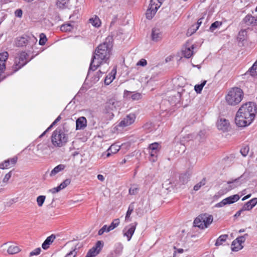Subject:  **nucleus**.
I'll list each match as a JSON object with an SVG mask.
<instances>
[{"instance_id":"obj_60","label":"nucleus","mask_w":257,"mask_h":257,"mask_svg":"<svg viewBox=\"0 0 257 257\" xmlns=\"http://www.w3.org/2000/svg\"><path fill=\"white\" fill-rule=\"evenodd\" d=\"M244 211H245V210H243V208L242 207V208L240 210H239L237 212H236V213L234 215V216L235 217L239 216L241 215V213H242V212H243Z\"/></svg>"},{"instance_id":"obj_11","label":"nucleus","mask_w":257,"mask_h":257,"mask_svg":"<svg viewBox=\"0 0 257 257\" xmlns=\"http://www.w3.org/2000/svg\"><path fill=\"white\" fill-rule=\"evenodd\" d=\"M137 225L136 222L126 225L122 230V234L124 237H126L127 241L131 240Z\"/></svg>"},{"instance_id":"obj_25","label":"nucleus","mask_w":257,"mask_h":257,"mask_svg":"<svg viewBox=\"0 0 257 257\" xmlns=\"http://www.w3.org/2000/svg\"><path fill=\"white\" fill-rule=\"evenodd\" d=\"M244 21L247 25H256L257 16L248 15L244 18Z\"/></svg>"},{"instance_id":"obj_44","label":"nucleus","mask_w":257,"mask_h":257,"mask_svg":"<svg viewBox=\"0 0 257 257\" xmlns=\"http://www.w3.org/2000/svg\"><path fill=\"white\" fill-rule=\"evenodd\" d=\"M61 119V116H58L57 118L53 121V122L51 124V125L49 127L47 128V129L40 136V137H43L46 132L49 131L54 125H55L56 123H57L58 121H59Z\"/></svg>"},{"instance_id":"obj_31","label":"nucleus","mask_w":257,"mask_h":257,"mask_svg":"<svg viewBox=\"0 0 257 257\" xmlns=\"http://www.w3.org/2000/svg\"><path fill=\"white\" fill-rule=\"evenodd\" d=\"M228 236L227 234L221 235L216 239L215 245L216 246H220L222 245L223 243L226 240L227 238H228Z\"/></svg>"},{"instance_id":"obj_6","label":"nucleus","mask_w":257,"mask_h":257,"mask_svg":"<svg viewBox=\"0 0 257 257\" xmlns=\"http://www.w3.org/2000/svg\"><path fill=\"white\" fill-rule=\"evenodd\" d=\"M213 216L206 213L202 214L197 217L194 221L195 226L201 229L207 228L213 221Z\"/></svg>"},{"instance_id":"obj_48","label":"nucleus","mask_w":257,"mask_h":257,"mask_svg":"<svg viewBox=\"0 0 257 257\" xmlns=\"http://www.w3.org/2000/svg\"><path fill=\"white\" fill-rule=\"evenodd\" d=\"M71 182V180L69 179H67L65 180L63 182H62L59 186V188L62 190L66 188L68 185L70 184Z\"/></svg>"},{"instance_id":"obj_26","label":"nucleus","mask_w":257,"mask_h":257,"mask_svg":"<svg viewBox=\"0 0 257 257\" xmlns=\"http://www.w3.org/2000/svg\"><path fill=\"white\" fill-rule=\"evenodd\" d=\"M257 204V198H254L247 202L242 207L243 210L249 211Z\"/></svg>"},{"instance_id":"obj_47","label":"nucleus","mask_w":257,"mask_h":257,"mask_svg":"<svg viewBox=\"0 0 257 257\" xmlns=\"http://www.w3.org/2000/svg\"><path fill=\"white\" fill-rule=\"evenodd\" d=\"M249 150V147L248 146H245L240 149V152L243 156L245 157L247 155Z\"/></svg>"},{"instance_id":"obj_53","label":"nucleus","mask_w":257,"mask_h":257,"mask_svg":"<svg viewBox=\"0 0 257 257\" xmlns=\"http://www.w3.org/2000/svg\"><path fill=\"white\" fill-rule=\"evenodd\" d=\"M153 124L151 122H147L144 125V128L145 130H148L149 131L153 130Z\"/></svg>"},{"instance_id":"obj_28","label":"nucleus","mask_w":257,"mask_h":257,"mask_svg":"<svg viewBox=\"0 0 257 257\" xmlns=\"http://www.w3.org/2000/svg\"><path fill=\"white\" fill-rule=\"evenodd\" d=\"M55 238L56 236L54 234H52L47 237L42 245V248L44 249H47L49 247L50 245L54 241Z\"/></svg>"},{"instance_id":"obj_41","label":"nucleus","mask_w":257,"mask_h":257,"mask_svg":"<svg viewBox=\"0 0 257 257\" xmlns=\"http://www.w3.org/2000/svg\"><path fill=\"white\" fill-rule=\"evenodd\" d=\"M222 23L221 22L219 21H215L213 23L211 24V25L210 27V30L211 32L214 31L215 30H216L217 28H219L221 25Z\"/></svg>"},{"instance_id":"obj_16","label":"nucleus","mask_w":257,"mask_h":257,"mask_svg":"<svg viewBox=\"0 0 257 257\" xmlns=\"http://www.w3.org/2000/svg\"><path fill=\"white\" fill-rule=\"evenodd\" d=\"M17 160L18 157L17 156L6 160L0 163V169H6L13 167L16 164Z\"/></svg>"},{"instance_id":"obj_49","label":"nucleus","mask_w":257,"mask_h":257,"mask_svg":"<svg viewBox=\"0 0 257 257\" xmlns=\"http://www.w3.org/2000/svg\"><path fill=\"white\" fill-rule=\"evenodd\" d=\"M47 38L46 37V35L42 33L40 35V40H39V44L40 45H44L45 44L46 41H47Z\"/></svg>"},{"instance_id":"obj_35","label":"nucleus","mask_w":257,"mask_h":257,"mask_svg":"<svg viewBox=\"0 0 257 257\" xmlns=\"http://www.w3.org/2000/svg\"><path fill=\"white\" fill-rule=\"evenodd\" d=\"M20 249L19 247L15 245H12L9 246V247L8 249V252L9 254H15L19 252L20 251Z\"/></svg>"},{"instance_id":"obj_10","label":"nucleus","mask_w":257,"mask_h":257,"mask_svg":"<svg viewBox=\"0 0 257 257\" xmlns=\"http://www.w3.org/2000/svg\"><path fill=\"white\" fill-rule=\"evenodd\" d=\"M9 57L7 52L0 53V82L4 80L6 76L4 74L6 70V62Z\"/></svg>"},{"instance_id":"obj_1","label":"nucleus","mask_w":257,"mask_h":257,"mask_svg":"<svg viewBox=\"0 0 257 257\" xmlns=\"http://www.w3.org/2000/svg\"><path fill=\"white\" fill-rule=\"evenodd\" d=\"M112 47V38L110 37H107L102 44L97 47L91 59L89 73L90 70H95L101 64H105L108 67L107 61Z\"/></svg>"},{"instance_id":"obj_34","label":"nucleus","mask_w":257,"mask_h":257,"mask_svg":"<svg viewBox=\"0 0 257 257\" xmlns=\"http://www.w3.org/2000/svg\"><path fill=\"white\" fill-rule=\"evenodd\" d=\"M69 0H57L56 5L60 9H64L68 7Z\"/></svg>"},{"instance_id":"obj_15","label":"nucleus","mask_w":257,"mask_h":257,"mask_svg":"<svg viewBox=\"0 0 257 257\" xmlns=\"http://www.w3.org/2000/svg\"><path fill=\"white\" fill-rule=\"evenodd\" d=\"M103 245V242L101 241H97L95 245L89 250L85 257H95L96 256L102 248Z\"/></svg>"},{"instance_id":"obj_59","label":"nucleus","mask_w":257,"mask_h":257,"mask_svg":"<svg viewBox=\"0 0 257 257\" xmlns=\"http://www.w3.org/2000/svg\"><path fill=\"white\" fill-rule=\"evenodd\" d=\"M175 249H176L174 251V254H175L177 252L178 253H182L184 252V249H182V248H178V249H176L175 247Z\"/></svg>"},{"instance_id":"obj_55","label":"nucleus","mask_w":257,"mask_h":257,"mask_svg":"<svg viewBox=\"0 0 257 257\" xmlns=\"http://www.w3.org/2000/svg\"><path fill=\"white\" fill-rule=\"evenodd\" d=\"M147 64V61L144 59H141L137 64L138 66H145Z\"/></svg>"},{"instance_id":"obj_56","label":"nucleus","mask_w":257,"mask_h":257,"mask_svg":"<svg viewBox=\"0 0 257 257\" xmlns=\"http://www.w3.org/2000/svg\"><path fill=\"white\" fill-rule=\"evenodd\" d=\"M15 16L18 18H21L23 15V12L21 9H17L15 12Z\"/></svg>"},{"instance_id":"obj_30","label":"nucleus","mask_w":257,"mask_h":257,"mask_svg":"<svg viewBox=\"0 0 257 257\" xmlns=\"http://www.w3.org/2000/svg\"><path fill=\"white\" fill-rule=\"evenodd\" d=\"M89 22L95 27L98 28L101 25V21L98 17L95 16L89 19Z\"/></svg>"},{"instance_id":"obj_40","label":"nucleus","mask_w":257,"mask_h":257,"mask_svg":"<svg viewBox=\"0 0 257 257\" xmlns=\"http://www.w3.org/2000/svg\"><path fill=\"white\" fill-rule=\"evenodd\" d=\"M249 71L251 76H257V61L254 63Z\"/></svg>"},{"instance_id":"obj_19","label":"nucleus","mask_w":257,"mask_h":257,"mask_svg":"<svg viewBox=\"0 0 257 257\" xmlns=\"http://www.w3.org/2000/svg\"><path fill=\"white\" fill-rule=\"evenodd\" d=\"M216 125L218 130L226 132L229 127V123L228 120L221 118L217 121Z\"/></svg>"},{"instance_id":"obj_61","label":"nucleus","mask_w":257,"mask_h":257,"mask_svg":"<svg viewBox=\"0 0 257 257\" xmlns=\"http://www.w3.org/2000/svg\"><path fill=\"white\" fill-rule=\"evenodd\" d=\"M97 179L101 181H103L104 180V177L102 175L99 174L97 175Z\"/></svg>"},{"instance_id":"obj_4","label":"nucleus","mask_w":257,"mask_h":257,"mask_svg":"<svg viewBox=\"0 0 257 257\" xmlns=\"http://www.w3.org/2000/svg\"><path fill=\"white\" fill-rule=\"evenodd\" d=\"M121 105V102L114 98H110L106 102L103 112L105 117L109 120L114 117L113 112L118 110Z\"/></svg>"},{"instance_id":"obj_42","label":"nucleus","mask_w":257,"mask_h":257,"mask_svg":"<svg viewBox=\"0 0 257 257\" xmlns=\"http://www.w3.org/2000/svg\"><path fill=\"white\" fill-rule=\"evenodd\" d=\"M189 175L187 174H182L179 178L180 181L183 184H185L187 183L189 180Z\"/></svg>"},{"instance_id":"obj_14","label":"nucleus","mask_w":257,"mask_h":257,"mask_svg":"<svg viewBox=\"0 0 257 257\" xmlns=\"http://www.w3.org/2000/svg\"><path fill=\"white\" fill-rule=\"evenodd\" d=\"M240 199V196L235 194L230 196L216 204L217 207H222L226 205L231 204L237 202Z\"/></svg>"},{"instance_id":"obj_17","label":"nucleus","mask_w":257,"mask_h":257,"mask_svg":"<svg viewBox=\"0 0 257 257\" xmlns=\"http://www.w3.org/2000/svg\"><path fill=\"white\" fill-rule=\"evenodd\" d=\"M163 32L158 28H154L152 29L151 38L155 42L160 41L163 38Z\"/></svg>"},{"instance_id":"obj_54","label":"nucleus","mask_w":257,"mask_h":257,"mask_svg":"<svg viewBox=\"0 0 257 257\" xmlns=\"http://www.w3.org/2000/svg\"><path fill=\"white\" fill-rule=\"evenodd\" d=\"M76 255V251H75V249L73 250L70 251L69 253H68L65 257H75Z\"/></svg>"},{"instance_id":"obj_51","label":"nucleus","mask_w":257,"mask_h":257,"mask_svg":"<svg viewBox=\"0 0 257 257\" xmlns=\"http://www.w3.org/2000/svg\"><path fill=\"white\" fill-rule=\"evenodd\" d=\"M11 176H12V172H11V171H10L5 175V176L3 180V182L4 183H7L8 182L9 180L11 177Z\"/></svg>"},{"instance_id":"obj_2","label":"nucleus","mask_w":257,"mask_h":257,"mask_svg":"<svg viewBox=\"0 0 257 257\" xmlns=\"http://www.w3.org/2000/svg\"><path fill=\"white\" fill-rule=\"evenodd\" d=\"M257 112V105L253 102H246L239 107L236 112L235 122L239 127L249 125L254 119Z\"/></svg>"},{"instance_id":"obj_29","label":"nucleus","mask_w":257,"mask_h":257,"mask_svg":"<svg viewBox=\"0 0 257 257\" xmlns=\"http://www.w3.org/2000/svg\"><path fill=\"white\" fill-rule=\"evenodd\" d=\"M116 73V71L115 69H113L111 72L109 73L105 77L104 79V83L106 85L110 84L112 81L114 80L115 77V75Z\"/></svg>"},{"instance_id":"obj_27","label":"nucleus","mask_w":257,"mask_h":257,"mask_svg":"<svg viewBox=\"0 0 257 257\" xmlns=\"http://www.w3.org/2000/svg\"><path fill=\"white\" fill-rule=\"evenodd\" d=\"M37 150L40 155H47L49 146L45 144H39L37 147Z\"/></svg>"},{"instance_id":"obj_12","label":"nucleus","mask_w":257,"mask_h":257,"mask_svg":"<svg viewBox=\"0 0 257 257\" xmlns=\"http://www.w3.org/2000/svg\"><path fill=\"white\" fill-rule=\"evenodd\" d=\"M149 154L151 158L150 160L152 162H155L161 149L160 145L158 143H154L149 145Z\"/></svg>"},{"instance_id":"obj_50","label":"nucleus","mask_w":257,"mask_h":257,"mask_svg":"<svg viewBox=\"0 0 257 257\" xmlns=\"http://www.w3.org/2000/svg\"><path fill=\"white\" fill-rule=\"evenodd\" d=\"M41 251V249L40 247L37 248L30 253L29 256L37 255L40 253Z\"/></svg>"},{"instance_id":"obj_33","label":"nucleus","mask_w":257,"mask_h":257,"mask_svg":"<svg viewBox=\"0 0 257 257\" xmlns=\"http://www.w3.org/2000/svg\"><path fill=\"white\" fill-rule=\"evenodd\" d=\"M74 25L70 23L65 24L61 26L60 30L63 32H70L74 28Z\"/></svg>"},{"instance_id":"obj_64","label":"nucleus","mask_w":257,"mask_h":257,"mask_svg":"<svg viewBox=\"0 0 257 257\" xmlns=\"http://www.w3.org/2000/svg\"><path fill=\"white\" fill-rule=\"evenodd\" d=\"M125 162H126V160L125 159H124L122 160L121 164H123L125 163Z\"/></svg>"},{"instance_id":"obj_46","label":"nucleus","mask_w":257,"mask_h":257,"mask_svg":"<svg viewBox=\"0 0 257 257\" xmlns=\"http://www.w3.org/2000/svg\"><path fill=\"white\" fill-rule=\"evenodd\" d=\"M139 190V188L136 185H133L129 189V193L131 195L136 194Z\"/></svg>"},{"instance_id":"obj_32","label":"nucleus","mask_w":257,"mask_h":257,"mask_svg":"<svg viewBox=\"0 0 257 257\" xmlns=\"http://www.w3.org/2000/svg\"><path fill=\"white\" fill-rule=\"evenodd\" d=\"M247 36V32L246 30H242L240 31L239 32L238 36H237V40L239 42H243L244 41H245L246 39Z\"/></svg>"},{"instance_id":"obj_43","label":"nucleus","mask_w":257,"mask_h":257,"mask_svg":"<svg viewBox=\"0 0 257 257\" xmlns=\"http://www.w3.org/2000/svg\"><path fill=\"white\" fill-rule=\"evenodd\" d=\"M111 231V229H109V227L107 225H104L102 226L101 228H100L98 232V234L99 235H102L104 232H108Z\"/></svg>"},{"instance_id":"obj_57","label":"nucleus","mask_w":257,"mask_h":257,"mask_svg":"<svg viewBox=\"0 0 257 257\" xmlns=\"http://www.w3.org/2000/svg\"><path fill=\"white\" fill-rule=\"evenodd\" d=\"M61 189L60 188H59V186H57V187L53 188L51 189H50L49 191L52 193H56L57 192H58L60 191Z\"/></svg>"},{"instance_id":"obj_13","label":"nucleus","mask_w":257,"mask_h":257,"mask_svg":"<svg viewBox=\"0 0 257 257\" xmlns=\"http://www.w3.org/2000/svg\"><path fill=\"white\" fill-rule=\"evenodd\" d=\"M247 236V234H244L243 236H240L237 237L234 240L231 244V250L233 251H238L243 248L242 244L245 241L246 236Z\"/></svg>"},{"instance_id":"obj_20","label":"nucleus","mask_w":257,"mask_h":257,"mask_svg":"<svg viewBox=\"0 0 257 257\" xmlns=\"http://www.w3.org/2000/svg\"><path fill=\"white\" fill-rule=\"evenodd\" d=\"M120 145L116 144H112L107 150L106 153H103L102 156L105 155L106 158H108L111 155V154H114L116 153L120 150Z\"/></svg>"},{"instance_id":"obj_24","label":"nucleus","mask_w":257,"mask_h":257,"mask_svg":"<svg viewBox=\"0 0 257 257\" xmlns=\"http://www.w3.org/2000/svg\"><path fill=\"white\" fill-rule=\"evenodd\" d=\"M66 167L64 164H59L56 166L49 174V176L51 177H54L56 176L58 173L63 171Z\"/></svg>"},{"instance_id":"obj_62","label":"nucleus","mask_w":257,"mask_h":257,"mask_svg":"<svg viewBox=\"0 0 257 257\" xmlns=\"http://www.w3.org/2000/svg\"><path fill=\"white\" fill-rule=\"evenodd\" d=\"M251 196V194H248L246 196H245L244 197H243L242 198V201H244L247 199H248L249 198H250Z\"/></svg>"},{"instance_id":"obj_8","label":"nucleus","mask_w":257,"mask_h":257,"mask_svg":"<svg viewBox=\"0 0 257 257\" xmlns=\"http://www.w3.org/2000/svg\"><path fill=\"white\" fill-rule=\"evenodd\" d=\"M28 55L25 52H21L17 54L14 60V64L12 67L13 72H16L25 65L29 61Z\"/></svg>"},{"instance_id":"obj_7","label":"nucleus","mask_w":257,"mask_h":257,"mask_svg":"<svg viewBox=\"0 0 257 257\" xmlns=\"http://www.w3.org/2000/svg\"><path fill=\"white\" fill-rule=\"evenodd\" d=\"M136 115L135 113H130L125 116L118 123L116 124L113 129L117 133L121 132L123 128L132 124L135 121Z\"/></svg>"},{"instance_id":"obj_37","label":"nucleus","mask_w":257,"mask_h":257,"mask_svg":"<svg viewBox=\"0 0 257 257\" xmlns=\"http://www.w3.org/2000/svg\"><path fill=\"white\" fill-rule=\"evenodd\" d=\"M120 223V220L118 218H116L113 220L110 225H109V229L112 230L117 227Z\"/></svg>"},{"instance_id":"obj_39","label":"nucleus","mask_w":257,"mask_h":257,"mask_svg":"<svg viewBox=\"0 0 257 257\" xmlns=\"http://www.w3.org/2000/svg\"><path fill=\"white\" fill-rule=\"evenodd\" d=\"M206 81L204 80L200 84L196 85L194 87L195 91L197 93H200L204 86L206 84Z\"/></svg>"},{"instance_id":"obj_38","label":"nucleus","mask_w":257,"mask_h":257,"mask_svg":"<svg viewBox=\"0 0 257 257\" xmlns=\"http://www.w3.org/2000/svg\"><path fill=\"white\" fill-rule=\"evenodd\" d=\"M203 19H204L203 18H201L199 19L197 21L196 24L192 26L191 29V30H193V33H194L198 29L202 23V21H203Z\"/></svg>"},{"instance_id":"obj_52","label":"nucleus","mask_w":257,"mask_h":257,"mask_svg":"<svg viewBox=\"0 0 257 257\" xmlns=\"http://www.w3.org/2000/svg\"><path fill=\"white\" fill-rule=\"evenodd\" d=\"M164 1V0H151L150 2L153 4L154 5H156V6H159V8L161 7Z\"/></svg>"},{"instance_id":"obj_58","label":"nucleus","mask_w":257,"mask_h":257,"mask_svg":"<svg viewBox=\"0 0 257 257\" xmlns=\"http://www.w3.org/2000/svg\"><path fill=\"white\" fill-rule=\"evenodd\" d=\"M203 184H204L202 183V182H200V183H198L197 184H196L194 186V190L195 191H198L200 188L201 186L203 185Z\"/></svg>"},{"instance_id":"obj_63","label":"nucleus","mask_w":257,"mask_h":257,"mask_svg":"<svg viewBox=\"0 0 257 257\" xmlns=\"http://www.w3.org/2000/svg\"><path fill=\"white\" fill-rule=\"evenodd\" d=\"M12 0H0L1 2H5L6 3H9L11 2Z\"/></svg>"},{"instance_id":"obj_22","label":"nucleus","mask_w":257,"mask_h":257,"mask_svg":"<svg viewBox=\"0 0 257 257\" xmlns=\"http://www.w3.org/2000/svg\"><path fill=\"white\" fill-rule=\"evenodd\" d=\"M87 125V120L84 116L79 117L76 121V129L82 130Z\"/></svg>"},{"instance_id":"obj_21","label":"nucleus","mask_w":257,"mask_h":257,"mask_svg":"<svg viewBox=\"0 0 257 257\" xmlns=\"http://www.w3.org/2000/svg\"><path fill=\"white\" fill-rule=\"evenodd\" d=\"M194 48V45H186L184 47L182 50L183 55L187 58H190L194 54L193 49Z\"/></svg>"},{"instance_id":"obj_36","label":"nucleus","mask_w":257,"mask_h":257,"mask_svg":"<svg viewBox=\"0 0 257 257\" xmlns=\"http://www.w3.org/2000/svg\"><path fill=\"white\" fill-rule=\"evenodd\" d=\"M134 209V206L133 204H131L129 205L128 210L126 212V215L125 217V220L126 221H128L130 220V216L131 214L132 213Z\"/></svg>"},{"instance_id":"obj_45","label":"nucleus","mask_w":257,"mask_h":257,"mask_svg":"<svg viewBox=\"0 0 257 257\" xmlns=\"http://www.w3.org/2000/svg\"><path fill=\"white\" fill-rule=\"evenodd\" d=\"M45 199H46V196L44 195H40V196H39L38 197H37V202L38 205L39 207H41L43 205V204L45 200Z\"/></svg>"},{"instance_id":"obj_18","label":"nucleus","mask_w":257,"mask_h":257,"mask_svg":"<svg viewBox=\"0 0 257 257\" xmlns=\"http://www.w3.org/2000/svg\"><path fill=\"white\" fill-rule=\"evenodd\" d=\"M158 9L159 6H156V5H155L150 2L149 7L146 13L147 19L151 20L155 16Z\"/></svg>"},{"instance_id":"obj_3","label":"nucleus","mask_w":257,"mask_h":257,"mask_svg":"<svg viewBox=\"0 0 257 257\" xmlns=\"http://www.w3.org/2000/svg\"><path fill=\"white\" fill-rule=\"evenodd\" d=\"M243 94V91L240 88L233 87L227 92L225 100L228 105L235 106L242 100Z\"/></svg>"},{"instance_id":"obj_5","label":"nucleus","mask_w":257,"mask_h":257,"mask_svg":"<svg viewBox=\"0 0 257 257\" xmlns=\"http://www.w3.org/2000/svg\"><path fill=\"white\" fill-rule=\"evenodd\" d=\"M68 135L61 128L55 130L52 136V142L55 146L61 147L68 141Z\"/></svg>"},{"instance_id":"obj_23","label":"nucleus","mask_w":257,"mask_h":257,"mask_svg":"<svg viewBox=\"0 0 257 257\" xmlns=\"http://www.w3.org/2000/svg\"><path fill=\"white\" fill-rule=\"evenodd\" d=\"M124 95L125 97L131 98L133 100H139L142 98V95L141 93L139 92H132L129 91L125 90Z\"/></svg>"},{"instance_id":"obj_9","label":"nucleus","mask_w":257,"mask_h":257,"mask_svg":"<svg viewBox=\"0 0 257 257\" xmlns=\"http://www.w3.org/2000/svg\"><path fill=\"white\" fill-rule=\"evenodd\" d=\"M246 182V179L244 178L243 175L240 177L229 181L224 185V188L226 192L229 191L232 189L240 186L242 184Z\"/></svg>"}]
</instances>
